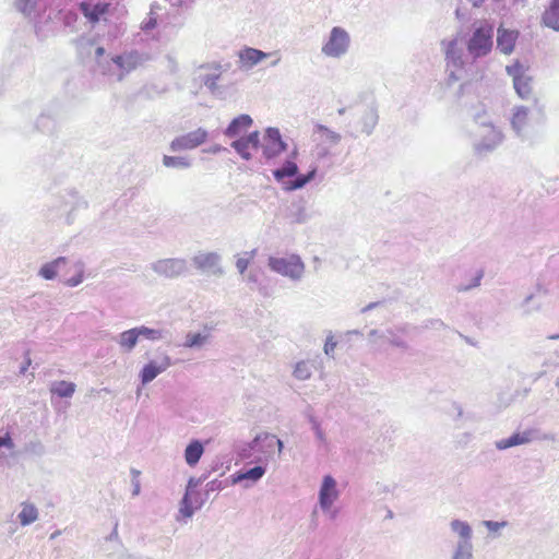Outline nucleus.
Here are the masks:
<instances>
[{"label":"nucleus","mask_w":559,"mask_h":559,"mask_svg":"<svg viewBox=\"0 0 559 559\" xmlns=\"http://www.w3.org/2000/svg\"><path fill=\"white\" fill-rule=\"evenodd\" d=\"M545 121V109L539 100L534 97L530 106L515 105L511 110L510 124L516 136L522 140L530 139L535 124Z\"/></svg>","instance_id":"1"},{"label":"nucleus","mask_w":559,"mask_h":559,"mask_svg":"<svg viewBox=\"0 0 559 559\" xmlns=\"http://www.w3.org/2000/svg\"><path fill=\"white\" fill-rule=\"evenodd\" d=\"M493 47V25L483 21L476 26L467 40V51L473 59L489 55Z\"/></svg>","instance_id":"2"},{"label":"nucleus","mask_w":559,"mask_h":559,"mask_svg":"<svg viewBox=\"0 0 559 559\" xmlns=\"http://www.w3.org/2000/svg\"><path fill=\"white\" fill-rule=\"evenodd\" d=\"M474 150L477 155L486 156L497 150L504 140L501 129L490 121H481L476 133Z\"/></svg>","instance_id":"3"},{"label":"nucleus","mask_w":559,"mask_h":559,"mask_svg":"<svg viewBox=\"0 0 559 559\" xmlns=\"http://www.w3.org/2000/svg\"><path fill=\"white\" fill-rule=\"evenodd\" d=\"M269 265L273 271L293 278L300 277L305 269L300 258L295 254L287 258L272 257L269 260Z\"/></svg>","instance_id":"4"},{"label":"nucleus","mask_w":559,"mask_h":559,"mask_svg":"<svg viewBox=\"0 0 559 559\" xmlns=\"http://www.w3.org/2000/svg\"><path fill=\"white\" fill-rule=\"evenodd\" d=\"M456 559H473V531L468 523L456 520Z\"/></svg>","instance_id":"5"},{"label":"nucleus","mask_w":559,"mask_h":559,"mask_svg":"<svg viewBox=\"0 0 559 559\" xmlns=\"http://www.w3.org/2000/svg\"><path fill=\"white\" fill-rule=\"evenodd\" d=\"M259 147L262 150V153L266 158H272L284 152L286 150V144L283 142L278 129L267 128Z\"/></svg>","instance_id":"6"},{"label":"nucleus","mask_w":559,"mask_h":559,"mask_svg":"<svg viewBox=\"0 0 559 559\" xmlns=\"http://www.w3.org/2000/svg\"><path fill=\"white\" fill-rule=\"evenodd\" d=\"M348 44V34L341 27H334L329 40L322 47V51L329 57H340L347 50Z\"/></svg>","instance_id":"7"},{"label":"nucleus","mask_w":559,"mask_h":559,"mask_svg":"<svg viewBox=\"0 0 559 559\" xmlns=\"http://www.w3.org/2000/svg\"><path fill=\"white\" fill-rule=\"evenodd\" d=\"M207 139V133L205 130L199 128L194 131H191L187 134L176 138L171 144L170 148L175 152L192 150L203 144Z\"/></svg>","instance_id":"8"},{"label":"nucleus","mask_w":559,"mask_h":559,"mask_svg":"<svg viewBox=\"0 0 559 559\" xmlns=\"http://www.w3.org/2000/svg\"><path fill=\"white\" fill-rule=\"evenodd\" d=\"M536 435L537 431L535 429L518 430L508 438L497 440L495 447L503 451L513 447L530 444L537 439Z\"/></svg>","instance_id":"9"},{"label":"nucleus","mask_w":559,"mask_h":559,"mask_svg":"<svg viewBox=\"0 0 559 559\" xmlns=\"http://www.w3.org/2000/svg\"><path fill=\"white\" fill-rule=\"evenodd\" d=\"M259 132L254 131L250 133L248 136H242L234 141L231 146L242 158L250 159L252 157V153L259 148Z\"/></svg>","instance_id":"10"},{"label":"nucleus","mask_w":559,"mask_h":559,"mask_svg":"<svg viewBox=\"0 0 559 559\" xmlns=\"http://www.w3.org/2000/svg\"><path fill=\"white\" fill-rule=\"evenodd\" d=\"M337 497L338 491L336 489V481L332 476L326 475L323 478L319 493V501L321 508L324 510H329L334 503V501L337 499Z\"/></svg>","instance_id":"11"},{"label":"nucleus","mask_w":559,"mask_h":559,"mask_svg":"<svg viewBox=\"0 0 559 559\" xmlns=\"http://www.w3.org/2000/svg\"><path fill=\"white\" fill-rule=\"evenodd\" d=\"M110 7L111 4L109 2H97L95 4H92L86 1L81 2L79 5L82 14L92 24H96L97 22H99L100 19L109 12Z\"/></svg>","instance_id":"12"},{"label":"nucleus","mask_w":559,"mask_h":559,"mask_svg":"<svg viewBox=\"0 0 559 559\" xmlns=\"http://www.w3.org/2000/svg\"><path fill=\"white\" fill-rule=\"evenodd\" d=\"M518 36L519 33L516 31L499 27L497 32V48L503 55H510L514 49Z\"/></svg>","instance_id":"13"},{"label":"nucleus","mask_w":559,"mask_h":559,"mask_svg":"<svg viewBox=\"0 0 559 559\" xmlns=\"http://www.w3.org/2000/svg\"><path fill=\"white\" fill-rule=\"evenodd\" d=\"M484 275L485 271L480 267L469 270L464 274V278L460 285L456 286V290L465 293L479 287Z\"/></svg>","instance_id":"14"},{"label":"nucleus","mask_w":559,"mask_h":559,"mask_svg":"<svg viewBox=\"0 0 559 559\" xmlns=\"http://www.w3.org/2000/svg\"><path fill=\"white\" fill-rule=\"evenodd\" d=\"M170 366L169 357H165L160 365H157L154 361H150L146 364L141 371V381L143 384H146L154 380L160 372L166 370Z\"/></svg>","instance_id":"15"},{"label":"nucleus","mask_w":559,"mask_h":559,"mask_svg":"<svg viewBox=\"0 0 559 559\" xmlns=\"http://www.w3.org/2000/svg\"><path fill=\"white\" fill-rule=\"evenodd\" d=\"M218 260V255L214 252H200L193 257V264L201 271H215Z\"/></svg>","instance_id":"16"},{"label":"nucleus","mask_w":559,"mask_h":559,"mask_svg":"<svg viewBox=\"0 0 559 559\" xmlns=\"http://www.w3.org/2000/svg\"><path fill=\"white\" fill-rule=\"evenodd\" d=\"M157 271L167 277L178 276L185 271V261L177 259L160 261L157 265Z\"/></svg>","instance_id":"17"},{"label":"nucleus","mask_w":559,"mask_h":559,"mask_svg":"<svg viewBox=\"0 0 559 559\" xmlns=\"http://www.w3.org/2000/svg\"><path fill=\"white\" fill-rule=\"evenodd\" d=\"M112 62L123 72L129 73L136 69L140 58L136 52H127L112 58Z\"/></svg>","instance_id":"18"},{"label":"nucleus","mask_w":559,"mask_h":559,"mask_svg":"<svg viewBox=\"0 0 559 559\" xmlns=\"http://www.w3.org/2000/svg\"><path fill=\"white\" fill-rule=\"evenodd\" d=\"M543 24L559 32V0H551L542 16Z\"/></svg>","instance_id":"19"},{"label":"nucleus","mask_w":559,"mask_h":559,"mask_svg":"<svg viewBox=\"0 0 559 559\" xmlns=\"http://www.w3.org/2000/svg\"><path fill=\"white\" fill-rule=\"evenodd\" d=\"M252 124V119L248 115H240L235 118L226 129V135L234 138L247 131Z\"/></svg>","instance_id":"20"},{"label":"nucleus","mask_w":559,"mask_h":559,"mask_svg":"<svg viewBox=\"0 0 559 559\" xmlns=\"http://www.w3.org/2000/svg\"><path fill=\"white\" fill-rule=\"evenodd\" d=\"M204 448L199 440L191 441L185 450V460L189 466H195L200 461Z\"/></svg>","instance_id":"21"},{"label":"nucleus","mask_w":559,"mask_h":559,"mask_svg":"<svg viewBox=\"0 0 559 559\" xmlns=\"http://www.w3.org/2000/svg\"><path fill=\"white\" fill-rule=\"evenodd\" d=\"M266 57V53L254 48H245L239 52L240 62L245 67H252Z\"/></svg>","instance_id":"22"},{"label":"nucleus","mask_w":559,"mask_h":559,"mask_svg":"<svg viewBox=\"0 0 559 559\" xmlns=\"http://www.w3.org/2000/svg\"><path fill=\"white\" fill-rule=\"evenodd\" d=\"M514 90L516 94L522 99H533V85L532 78L528 74H525L521 79L518 78L515 82H513Z\"/></svg>","instance_id":"23"},{"label":"nucleus","mask_w":559,"mask_h":559,"mask_svg":"<svg viewBox=\"0 0 559 559\" xmlns=\"http://www.w3.org/2000/svg\"><path fill=\"white\" fill-rule=\"evenodd\" d=\"M265 473V469L262 466H255L246 472H238L233 476L234 483H240L243 480H250L252 483L259 480Z\"/></svg>","instance_id":"24"},{"label":"nucleus","mask_w":559,"mask_h":559,"mask_svg":"<svg viewBox=\"0 0 559 559\" xmlns=\"http://www.w3.org/2000/svg\"><path fill=\"white\" fill-rule=\"evenodd\" d=\"M297 171V164L294 160H286L281 168L274 170L273 175L275 179L282 180L286 177L295 176Z\"/></svg>","instance_id":"25"},{"label":"nucleus","mask_w":559,"mask_h":559,"mask_svg":"<svg viewBox=\"0 0 559 559\" xmlns=\"http://www.w3.org/2000/svg\"><path fill=\"white\" fill-rule=\"evenodd\" d=\"M139 335L134 329L127 330L120 334V346L131 350L138 343Z\"/></svg>","instance_id":"26"},{"label":"nucleus","mask_w":559,"mask_h":559,"mask_svg":"<svg viewBox=\"0 0 559 559\" xmlns=\"http://www.w3.org/2000/svg\"><path fill=\"white\" fill-rule=\"evenodd\" d=\"M38 512L33 504H24L22 511L19 514V519L22 525H28L37 520Z\"/></svg>","instance_id":"27"},{"label":"nucleus","mask_w":559,"mask_h":559,"mask_svg":"<svg viewBox=\"0 0 559 559\" xmlns=\"http://www.w3.org/2000/svg\"><path fill=\"white\" fill-rule=\"evenodd\" d=\"M51 391L60 397H69L75 391V385L72 382L59 381L56 382Z\"/></svg>","instance_id":"28"},{"label":"nucleus","mask_w":559,"mask_h":559,"mask_svg":"<svg viewBox=\"0 0 559 559\" xmlns=\"http://www.w3.org/2000/svg\"><path fill=\"white\" fill-rule=\"evenodd\" d=\"M61 262H64L63 258H59L51 263L45 264L40 269L39 274L46 280H52L57 275V266Z\"/></svg>","instance_id":"29"},{"label":"nucleus","mask_w":559,"mask_h":559,"mask_svg":"<svg viewBox=\"0 0 559 559\" xmlns=\"http://www.w3.org/2000/svg\"><path fill=\"white\" fill-rule=\"evenodd\" d=\"M316 175V169H312L307 175L297 177L294 181L289 182L286 187L287 190H296L306 186Z\"/></svg>","instance_id":"30"},{"label":"nucleus","mask_w":559,"mask_h":559,"mask_svg":"<svg viewBox=\"0 0 559 559\" xmlns=\"http://www.w3.org/2000/svg\"><path fill=\"white\" fill-rule=\"evenodd\" d=\"M294 374L297 379L306 380L311 376V366L307 361H300L296 365Z\"/></svg>","instance_id":"31"},{"label":"nucleus","mask_w":559,"mask_h":559,"mask_svg":"<svg viewBox=\"0 0 559 559\" xmlns=\"http://www.w3.org/2000/svg\"><path fill=\"white\" fill-rule=\"evenodd\" d=\"M163 163L166 167L187 168L190 163L185 157L164 156Z\"/></svg>","instance_id":"32"},{"label":"nucleus","mask_w":559,"mask_h":559,"mask_svg":"<svg viewBox=\"0 0 559 559\" xmlns=\"http://www.w3.org/2000/svg\"><path fill=\"white\" fill-rule=\"evenodd\" d=\"M261 440L269 441V445H276L278 453L282 452L283 442L280 439H277L276 436L270 433L260 435L253 440L254 445H257Z\"/></svg>","instance_id":"33"},{"label":"nucleus","mask_w":559,"mask_h":559,"mask_svg":"<svg viewBox=\"0 0 559 559\" xmlns=\"http://www.w3.org/2000/svg\"><path fill=\"white\" fill-rule=\"evenodd\" d=\"M139 337H145L147 340H158L162 337V333L158 330L150 329L146 326L135 328Z\"/></svg>","instance_id":"34"},{"label":"nucleus","mask_w":559,"mask_h":559,"mask_svg":"<svg viewBox=\"0 0 559 559\" xmlns=\"http://www.w3.org/2000/svg\"><path fill=\"white\" fill-rule=\"evenodd\" d=\"M506 71L512 78L513 82H515L518 78L521 79L522 76L527 74L523 66L520 64L519 62H515L512 66H508L506 68Z\"/></svg>","instance_id":"35"},{"label":"nucleus","mask_w":559,"mask_h":559,"mask_svg":"<svg viewBox=\"0 0 559 559\" xmlns=\"http://www.w3.org/2000/svg\"><path fill=\"white\" fill-rule=\"evenodd\" d=\"M253 259V252L245 253L243 257H239L236 261V266L238 271L242 274L248 269L251 260Z\"/></svg>","instance_id":"36"},{"label":"nucleus","mask_w":559,"mask_h":559,"mask_svg":"<svg viewBox=\"0 0 559 559\" xmlns=\"http://www.w3.org/2000/svg\"><path fill=\"white\" fill-rule=\"evenodd\" d=\"M483 524L489 532H498L500 528H503L504 526H507L508 523L506 521L497 522V521L487 520V521H484Z\"/></svg>","instance_id":"37"},{"label":"nucleus","mask_w":559,"mask_h":559,"mask_svg":"<svg viewBox=\"0 0 559 559\" xmlns=\"http://www.w3.org/2000/svg\"><path fill=\"white\" fill-rule=\"evenodd\" d=\"M205 337L202 336L201 334L197 333V334H189L187 336V340H186V345L189 346V347H192V346H195V345H200L204 342Z\"/></svg>","instance_id":"38"},{"label":"nucleus","mask_w":559,"mask_h":559,"mask_svg":"<svg viewBox=\"0 0 559 559\" xmlns=\"http://www.w3.org/2000/svg\"><path fill=\"white\" fill-rule=\"evenodd\" d=\"M83 281V270L80 269L78 274L74 277L67 280L66 284L68 286H76Z\"/></svg>","instance_id":"39"},{"label":"nucleus","mask_w":559,"mask_h":559,"mask_svg":"<svg viewBox=\"0 0 559 559\" xmlns=\"http://www.w3.org/2000/svg\"><path fill=\"white\" fill-rule=\"evenodd\" d=\"M219 75L216 74V75H206L204 79H203V82L206 86H209L210 88H215L216 87V82L218 80Z\"/></svg>","instance_id":"40"},{"label":"nucleus","mask_w":559,"mask_h":559,"mask_svg":"<svg viewBox=\"0 0 559 559\" xmlns=\"http://www.w3.org/2000/svg\"><path fill=\"white\" fill-rule=\"evenodd\" d=\"M13 443L9 435L0 438V447L12 448Z\"/></svg>","instance_id":"41"},{"label":"nucleus","mask_w":559,"mask_h":559,"mask_svg":"<svg viewBox=\"0 0 559 559\" xmlns=\"http://www.w3.org/2000/svg\"><path fill=\"white\" fill-rule=\"evenodd\" d=\"M105 53V49L103 47H98L96 49V56L102 57Z\"/></svg>","instance_id":"42"},{"label":"nucleus","mask_w":559,"mask_h":559,"mask_svg":"<svg viewBox=\"0 0 559 559\" xmlns=\"http://www.w3.org/2000/svg\"><path fill=\"white\" fill-rule=\"evenodd\" d=\"M548 340H559V333L558 334H551L547 336Z\"/></svg>","instance_id":"43"},{"label":"nucleus","mask_w":559,"mask_h":559,"mask_svg":"<svg viewBox=\"0 0 559 559\" xmlns=\"http://www.w3.org/2000/svg\"><path fill=\"white\" fill-rule=\"evenodd\" d=\"M533 299V295H530L525 298L524 302L527 305Z\"/></svg>","instance_id":"44"},{"label":"nucleus","mask_w":559,"mask_h":559,"mask_svg":"<svg viewBox=\"0 0 559 559\" xmlns=\"http://www.w3.org/2000/svg\"><path fill=\"white\" fill-rule=\"evenodd\" d=\"M332 138H333L334 140H340V135H338V134H336V133H333Z\"/></svg>","instance_id":"45"},{"label":"nucleus","mask_w":559,"mask_h":559,"mask_svg":"<svg viewBox=\"0 0 559 559\" xmlns=\"http://www.w3.org/2000/svg\"><path fill=\"white\" fill-rule=\"evenodd\" d=\"M555 385H556V388L559 389V377L556 379Z\"/></svg>","instance_id":"46"},{"label":"nucleus","mask_w":559,"mask_h":559,"mask_svg":"<svg viewBox=\"0 0 559 559\" xmlns=\"http://www.w3.org/2000/svg\"><path fill=\"white\" fill-rule=\"evenodd\" d=\"M338 112H340V115H343L344 114V109H340Z\"/></svg>","instance_id":"47"}]
</instances>
